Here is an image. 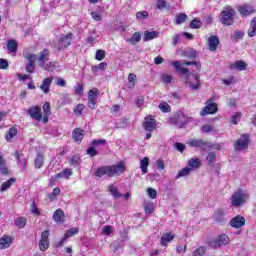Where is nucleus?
Wrapping results in <instances>:
<instances>
[{"mask_svg": "<svg viewBox=\"0 0 256 256\" xmlns=\"http://www.w3.org/2000/svg\"><path fill=\"white\" fill-rule=\"evenodd\" d=\"M171 65L176 69L177 73H179L181 77H184L186 83H188L192 91H197L201 89V80L199 79V75L191 74V71H189V69L183 68V65H195L197 71H201V62L183 60L174 61L171 63Z\"/></svg>", "mask_w": 256, "mask_h": 256, "instance_id": "obj_1", "label": "nucleus"}, {"mask_svg": "<svg viewBox=\"0 0 256 256\" xmlns=\"http://www.w3.org/2000/svg\"><path fill=\"white\" fill-rule=\"evenodd\" d=\"M125 162L120 161L117 164L113 165H104L98 167L94 171L95 177H104V179H111L113 177H119V175H123L125 173Z\"/></svg>", "mask_w": 256, "mask_h": 256, "instance_id": "obj_2", "label": "nucleus"}, {"mask_svg": "<svg viewBox=\"0 0 256 256\" xmlns=\"http://www.w3.org/2000/svg\"><path fill=\"white\" fill-rule=\"evenodd\" d=\"M235 15L237 12L231 6H226L219 15V21L222 25L229 27L235 23Z\"/></svg>", "mask_w": 256, "mask_h": 256, "instance_id": "obj_3", "label": "nucleus"}, {"mask_svg": "<svg viewBox=\"0 0 256 256\" xmlns=\"http://www.w3.org/2000/svg\"><path fill=\"white\" fill-rule=\"evenodd\" d=\"M189 121V117L185 115L182 111H178L175 114H173L169 118V123L171 125H175L176 127H179V129H183L187 125V122Z\"/></svg>", "mask_w": 256, "mask_h": 256, "instance_id": "obj_4", "label": "nucleus"}, {"mask_svg": "<svg viewBox=\"0 0 256 256\" xmlns=\"http://www.w3.org/2000/svg\"><path fill=\"white\" fill-rule=\"evenodd\" d=\"M248 199L249 194L241 189H238L231 197V205L233 207H241L242 205H245V203H247Z\"/></svg>", "mask_w": 256, "mask_h": 256, "instance_id": "obj_5", "label": "nucleus"}, {"mask_svg": "<svg viewBox=\"0 0 256 256\" xmlns=\"http://www.w3.org/2000/svg\"><path fill=\"white\" fill-rule=\"evenodd\" d=\"M213 101H215L214 97L207 100L206 106L200 112L201 117H205L207 115H215V113L219 111L217 103H213Z\"/></svg>", "mask_w": 256, "mask_h": 256, "instance_id": "obj_6", "label": "nucleus"}, {"mask_svg": "<svg viewBox=\"0 0 256 256\" xmlns=\"http://www.w3.org/2000/svg\"><path fill=\"white\" fill-rule=\"evenodd\" d=\"M229 236L222 234L215 239L209 241V246L212 249H217V247H223V245H229Z\"/></svg>", "mask_w": 256, "mask_h": 256, "instance_id": "obj_7", "label": "nucleus"}, {"mask_svg": "<svg viewBox=\"0 0 256 256\" xmlns=\"http://www.w3.org/2000/svg\"><path fill=\"white\" fill-rule=\"evenodd\" d=\"M71 41H73L72 33L61 35L58 39V42L56 43V48L58 49V51H61L62 49H67V46L71 45Z\"/></svg>", "mask_w": 256, "mask_h": 256, "instance_id": "obj_8", "label": "nucleus"}, {"mask_svg": "<svg viewBox=\"0 0 256 256\" xmlns=\"http://www.w3.org/2000/svg\"><path fill=\"white\" fill-rule=\"evenodd\" d=\"M238 13L241 17H249V15H253L255 13V7L250 4H241L236 6Z\"/></svg>", "mask_w": 256, "mask_h": 256, "instance_id": "obj_9", "label": "nucleus"}, {"mask_svg": "<svg viewBox=\"0 0 256 256\" xmlns=\"http://www.w3.org/2000/svg\"><path fill=\"white\" fill-rule=\"evenodd\" d=\"M236 151H245L249 147V135L243 134L234 144Z\"/></svg>", "mask_w": 256, "mask_h": 256, "instance_id": "obj_10", "label": "nucleus"}, {"mask_svg": "<svg viewBox=\"0 0 256 256\" xmlns=\"http://www.w3.org/2000/svg\"><path fill=\"white\" fill-rule=\"evenodd\" d=\"M142 126L147 132L153 133V131L157 129V120H155V118H153L151 115L146 116Z\"/></svg>", "mask_w": 256, "mask_h": 256, "instance_id": "obj_11", "label": "nucleus"}, {"mask_svg": "<svg viewBox=\"0 0 256 256\" xmlns=\"http://www.w3.org/2000/svg\"><path fill=\"white\" fill-rule=\"evenodd\" d=\"M79 234V228L77 227H72L70 229H68L65 232L64 237L57 242L56 247H63V245H65V243L67 242V239H70V237H75V235Z\"/></svg>", "mask_w": 256, "mask_h": 256, "instance_id": "obj_12", "label": "nucleus"}, {"mask_svg": "<svg viewBox=\"0 0 256 256\" xmlns=\"http://www.w3.org/2000/svg\"><path fill=\"white\" fill-rule=\"evenodd\" d=\"M99 98V89L93 88L88 92V107L90 109H95V105H97V99Z\"/></svg>", "mask_w": 256, "mask_h": 256, "instance_id": "obj_13", "label": "nucleus"}, {"mask_svg": "<svg viewBox=\"0 0 256 256\" xmlns=\"http://www.w3.org/2000/svg\"><path fill=\"white\" fill-rule=\"evenodd\" d=\"M49 235H51L49 230H45L41 233V239L39 241L40 251H47L49 249Z\"/></svg>", "mask_w": 256, "mask_h": 256, "instance_id": "obj_14", "label": "nucleus"}, {"mask_svg": "<svg viewBox=\"0 0 256 256\" xmlns=\"http://www.w3.org/2000/svg\"><path fill=\"white\" fill-rule=\"evenodd\" d=\"M27 113L28 115H30L32 119H35V121H41V119H43V114L41 113V107L39 106H31L27 110Z\"/></svg>", "mask_w": 256, "mask_h": 256, "instance_id": "obj_15", "label": "nucleus"}, {"mask_svg": "<svg viewBox=\"0 0 256 256\" xmlns=\"http://www.w3.org/2000/svg\"><path fill=\"white\" fill-rule=\"evenodd\" d=\"M28 62L26 63L27 73H35V62L37 61V56L35 54L27 55Z\"/></svg>", "mask_w": 256, "mask_h": 256, "instance_id": "obj_16", "label": "nucleus"}, {"mask_svg": "<svg viewBox=\"0 0 256 256\" xmlns=\"http://www.w3.org/2000/svg\"><path fill=\"white\" fill-rule=\"evenodd\" d=\"M188 145L190 147H198V149H201L202 151H205L207 147H209V143L201 139L189 140Z\"/></svg>", "mask_w": 256, "mask_h": 256, "instance_id": "obj_17", "label": "nucleus"}, {"mask_svg": "<svg viewBox=\"0 0 256 256\" xmlns=\"http://www.w3.org/2000/svg\"><path fill=\"white\" fill-rule=\"evenodd\" d=\"M15 238L13 236L4 235L0 238V250L9 249L13 245Z\"/></svg>", "mask_w": 256, "mask_h": 256, "instance_id": "obj_18", "label": "nucleus"}, {"mask_svg": "<svg viewBox=\"0 0 256 256\" xmlns=\"http://www.w3.org/2000/svg\"><path fill=\"white\" fill-rule=\"evenodd\" d=\"M173 239H175V234H173V232H165L160 239V245L162 247H167V245H169V243H171V241H173Z\"/></svg>", "mask_w": 256, "mask_h": 256, "instance_id": "obj_19", "label": "nucleus"}, {"mask_svg": "<svg viewBox=\"0 0 256 256\" xmlns=\"http://www.w3.org/2000/svg\"><path fill=\"white\" fill-rule=\"evenodd\" d=\"M14 157H16L18 166H20L23 170L27 169V158L23 156V153L16 151L14 153Z\"/></svg>", "mask_w": 256, "mask_h": 256, "instance_id": "obj_20", "label": "nucleus"}, {"mask_svg": "<svg viewBox=\"0 0 256 256\" xmlns=\"http://www.w3.org/2000/svg\"><path fill=\"white\" fill-rule=\"evenodd\" d=\"M85 137V130L81 128H76L72 132V138L76 143H81Z\"/></svg>", "mask_w": 256, "mask_h": 256, "instance_id": "obj_21", "label": "nucleus"}, {"mask_svg": "<svg viewBox=\"0 0 256 256\" xmlns=\"http://www.w3.org/2000/svg\"><path fill=\"white\" fill-rule=\"evenodd\" d=\"M217 47H219V38L217 36H210L208 38L209 51H217Z\"/></svg>", "mask_w": 256, "mask_h": 256, "instance_id": "obj_22", "label": "nucleus"}, {"mask_svg": "<svg viewBox=\"0 0 256 256\" xmlns=\"http://www.w3.org/2000/svg\"><path fill=\"white\" fill-rule=\"evenodd\" d=\"M51 83H53V77H48L42 81V84L40 85L41 91L47 95L49 93L51 88Z\"/></svg>", "mask_w": 256, "mask_h": 256, "instance_id": "obj_23", "label": "nucleus"}, {"mask_svg": "<svg viewBox=\"0 0 256 256\" xmlns=\"http://www.w3.org/2000/svg\"><path fill=\"white\" fill-rule=\"evenodd\" d=\"M50 55H51V52L49 51V49L44 48L43 51L40 52V55L37 59L38 63H40V65L47 63V61H49Z\"/></svg>", "mask_w": 256, "mask_h": 256, "instance_id": "obj_24", "label": "nucleus"}, {"mask_svg": "<svg viewBox=\"0 0 256 256\" xmlns=\"http://www.w3.org/2000/svg\"><path fill=\"white\" fill-rule=\"evenodd\" d=\"M18 48H19V44L17 43V40L15 39L8 40L7 49L9 53H13V55H15V53H17Z\"/></svg>", "mask_w": 256, "mask_h": 256, "instance_id": "obj_25", "label": "nucleus"}, {"mask_svg": "<svg viewBox=\"0 0 256 256\" xmlns=\"http://www.w3.org/2000/svg\"><path fill=\"white\" fill-rule=\"evenodd\" d=\"M159 37V31H144V41H153V39H157Z\"/></svg>", "mask_w": 256, "mask_h": 256, "instance_id": "obj_26", "label": "nucleus"}, {"mask_svg": "<svg viewBox=\"0 0 256 256\" xmlns=\"http://www.w3.org/2000/svg\"><path fill=\"white\" fill-rule=\"evenodd\" d=\"M231 69H236L237 71H245L247 69V63L243 60H237L231 65Z\"/></svg>", "mask_w": 256, "mask_h": 256, "instance_id": "obj_27", "label": "nucleus"}, {"mask_svg": "<svg viewBox=\"0 0 256 256\" xmlns=\"http://www.w3.org/2000/svg\"><path fill=\"white\" fill-rule=\"evenodd\" d=\"M53 219L56 223H63L65 219V212L61 209L56 210L53 214Z\"/></svg>", "mask_w": 256, "mask_h": 256, "instance_id": "obj_28", "label": "nucleus"}, {"mask_svg": "<svg viewBox=\"0 0 256 256\" xmlns=\"http://www.w3.org/2000/svg\"><path fill=\"white\" fill-rule=\"evenodd\" d=\"M188 167L190 169H199V167H201V159H199V158H191L188 161Z\"/></svg>", "mask_w": 256, "mask_h": 256, "instance_id": "obj_29", "label": "nucleus"}, {"mask_svg": "<svg viewBox=\"0 0 256 256\" xmlns=\"http://www.w3.org/2000/svg\"><path fill=\"white\" fill-rule=\"evenodd\" d=\"M68 161L72 167H79L81 165V157L79 155L68 157Z\"/></svg>", "mask_w": 256, "mask_h": 256, "instance_id": "obj_30", "label": "nucleus"}, {"mask_svg": "<svg viewBox=\"0 0 256 256\" xmlns=\"http://www.w3.org/2000/svg\"><path fill=\"white\" fill-rule=\"evenodd\" d=\"M108 192L114 197V199H119L121 197V193H119V189H117V186L115 185H109L108 186Z\"/></svg>", "mask_w": 256, "mask_h": 256, "instance_id": "obj_31", "label": "nucleus"}, {"mask_svg": "<svg viewBox=\"0 0 256 256\" xmlns=\"http://www.w3.org/2000/svg\"><path fill=\"white\" fill-rule=\"evenodd\" d=\"M147 167H149V158L148 157H144L140 161V169L142 171V175H146V173L148 171Z\"/></svg>", "mask_w": 256, "mask_h": 256, "instance_id": "obj_32", "label": "nucleus"}, {"mask_svg": "<svg viewBox=\"0 0 256 256\" xmlns=\"http://www.w3.org/2000/svg\"><path fill=\"white\" fill-rule=\"evenodd\" d=\"M230 225H245V217L237 215L230 220Z\"/></svg>", "mask_w": 256, "mask_h": 256, "instance_id": "obj_33", "label": "nucleus"}, {"mask_svg": "<svg viewBox=\"0 0 256 256\" xmlns=\"http://www.w3.org/2000/svg\"><path fill=\"white\" fill-rule=\"evenodd\" d=\"M45 161V158L42 154H38L34 160V167L35 169H41L43 167V163Z\"/></svg>", "mask_w": 256, "mask_h": 256, "instance_id": "obj_34", "label": "nucleus"}, {"mask_svg": "<svg viewBox=\"0 0 256 256\" xmlns=\"http://www.w3.org/2000/svg\"><path fill=\"white\" fill-rule=\"evenodd\" d=\"M256 35V17L250 22V27L248 29V36L255 37Z\"/></svg>", "mask_w": 256, "mask_h": 256, "instance_id": "obj_35", "label": "nucleus"}, {"mask_svg": "<svg viewBox=\"0 0 256 256\" xmlns=\"http://www.w3.org/2000/svg\"><path fill=\"white\" fill-rule=\"evenodd\" d=\"M128 43H132V45H137L139 41H141V33L135 32L131 38L127 39Z\"/></svg>", "mask_w": 256, "mask_h": 256, "instance_id": "obj_36", "label": "nucleus"}, {"mask_svg": "<svg viewBox=\"0 0 256 256\" xmlns=\"http://www.w3.org/2000/svg\"><path fill=\"white\" fill-rule=\"evenodd\" d=\"M203 27V22H201V19L194 18L190 22V29H201Z\"/></svg>", "mask_w": 256, "mask_h": 256, "instance_id": "obj_37", "label": "nucleus"}, {"mask_svg": "<svg viewBox=\"0 0 256 256\" xmlns=\"http://www.w3.org/2000/svg\"><path fill=\"white\" fill-rule=\"evenodd\" d=\"M13 183H15V178H10L9 180H7L6 182H4L0 188V191L3 193L5 191H7V189L11 188V185H13Z\"/></svg>", "mask_w": 256, "mask_h": 256, "instance_id": "obj_38", "label": "nucleus"}, {"mask_svg": "<svg viewBox=\"0 0 256 256\" xmlns=\"http://www.w3.org/2000/svg\"><path fill=\"white\" fill-rule=\"evenodd\" d=\"M146 215H151L155 211V204L153 202H146L144 204Z\"/></svg>", "mask_w": 256, "mask_h": 256, "instance_id": "obj_39", "label": "nucleus"}, {"mask_svg": "<svg viewBox=\"0 0 256 256\" xmlns=\"http://www.w3.org/2000/svg\"><path fill=\"white\" fill-rule=\"evenodd\" d=\"M191 171H193V169L189 168V167H185L182 170H180L176 176V179H179L181 177H187L188 175L191 174Z\"/></svg>", "mask_w": 256, "mask_h": 256, "instance_id": "obj_40", "label": "nucleus"}, {"mask_svg": "<svg viewBox=\"0 0 256 256\" xmlns=\"http://www.w3.org/2000/svg\"><path fill=\"white\" fill-rule=\"evenodd\" d=\"M16 135H17V128L11 127L8 133L6 134L5 139L6 141L10 142L13 139V137H15Z\"/></svg>", "mask_w": 256, "mask_h": 256, "instance_id": "obj_41", "label": "nucleus"}, {"mask_svg": "<svg viewBox=\"0 0 256 256\" xmlns=\"http://www.w3.org/2000/svg\"><path fill=\"white\" fill-rule=\"evenodd\" d=\"M158 108L162 113H171V106L167 102H161L158 105Z\"/></svg>", "mask_w": 256, "mask_h": 256, "instance_id": "obj_42", "label": "nucleus"}, {"mask_svg": "<svg viewBox=\"0 0 256 256\" xmlns=\"http://www.w3.org/2000/svg\"><path fill=\"white\" fill-rule=\"evenodd\" d=\"M207 253V247L205 246H200L197 249H195L192 253L193 256H203Z\"/></svg>", "mask_w": 256, "mask_h": 256, "instance_id": "obj_43", "label": "nucleus"}, {"mask_svg": "<svg viewBox=\"0 0 256 256\" xmlns=\"http://www.w3.org/2000/svg\"><path fill=\"white\" fill-rule=\"evenodd\" d=\"M185 21H187V14L180 13L176 16L175 24L181 25L182 23H185Z\"/></svg>", "mask_w": 256, "mask_h": 256, "instance_id": "obj_44", "label": "nucleus"}, {"mask_svg": "<svg viewBox=\"0 0 256 256\" xmlns=\"http://www.w3.org/2000/svg\"><path fill=\"white\" fill-rule=\"evenodd\" d=\"M213 217L216 221H223V217H225V212L223 211V209H217L214 212Z\"/></svg>", "mask_w": 256, "mask_h": 256, "instance_id": "obj_45", "label": "nucleus"}, {"mask_svg": "<svg viewBox=\"0 0 256 256\" xmlns=\"http://www.w3.org/2000/svg\"><path fill=\"white\" fill-rule=\"evenodd\" d=\"M147 17H149V12L147 11H140L136 13V19H138V21H143L147 19Z\"/></svg>", "mask_w": 256, "mask_h": 256, "instance_id": "obj_46", "label": "nucleus"}, {"mask_svg": "<svg viewBox=\"0 0 256 256\" xmlns=\"http://www.w3.org/2000/svg\"><path fill=\"white\" fill-rule=\"evenodd\" d=\"M215 160V152H209L206 158V161H208V165H213V163H215Z\"/></svg>", "mask_w": 256, "mask_h": 256, "instance_id": "obj_47", "label": "nucleus"}, {"mask_svg": "<svg viewBox=\"0 0 256 256\" xmlns=\"http://www.w3.org/2000/svg\"><path fill=\"white\" fill-rule=\"evenodd\" d=\"M185 57H188L189 59H195L197 57V51L190 49L188 51L184 52Z\"/></svg>", "mask_w": 256, "mask_h": 256, "instance_id": "obj_48", "label": "nucleus"}, {"mask_svg": "<svg viewBox=\"0 0 256 256\" xmlns=\"http://www.w3.org/2000/svg\"><path fill=\"white\" fill-rule=\"evenodd\" d=\"M97 145H107V140L105 139H95L91 142L92 147H97Z\"/></svg>", "mask_w": 256, "mask_h": 256, "instance_id": "obj_49", "label": "nucleus"}, {"mask_svg": "<svg viewBox=\"0 0 256 256\" xmlns=\"http://www.w3.org/2000/svg\"><path fill=\"white\" fill-rule=\"evenodd\" d=\"M95 59L97 61H103L105 59V50H97Z\"/></svg>", "mask_w": 256, "mask_h": 256, "instance_id": "obj_50", "label": "nucleus"}, {"mask_svg": "<svg viewBox=\"0 0 256 256\" xmlns=\"http://www.w3.org/2000/svg\"><path fill=\"white\" fill-rule=\"evenodd\" d=\"M41 69H44V71H53V62L43 63L40 64Z\"/></svg>", "mask_w": 256, "mask_h": 256, "instance_id": "obj_51", "label": "nucleus"}, {"mask_svg": "<svg viewBox=\"0 0 256 256\" xmlns=\"http://www.w3.org/2000/svg\"><path fill=\"white\" fill-rule=\"evenodd\" d=\"M85 110V106L83 104H78L74 109L75 115H83V111Z\"/></svg>", "mask_w": 256, "mask_h": 256, "instance_id": "obj_52", "label": "nucleus"}, {"mask_svg": "<svg viewBox=\"0 0 256 256\" xmlns=\"http://www.w3.org/2000/svg\"><path fill=\"white\" fill-rule=\"evenodd\" d=\"M96 146L89 147L87 149V155H90L91 157H96V155H99V152L95 149Z\"/></svg>", "mask_w": 256, "mask_h": 256, "instance_id": "obj_53", "label": "nucleus"}, {"mask_svg": "<svg viewBox=\"0 0 256 256\" xmlns=\"http://www.w3.org/2000/svg\"><path fill=\"white\" fill-rule=\"evenodd\" d=\"M137 80V75H135L134 73H130L128 76V81L129 83H131L132 85L130 86V89H132V87H135V81Z\"/></svg>", "mask_w": 256, "mask_h": 256, "instance_id": "obj_54", "label": "nucleus"}, {"mask_svg": "<svg viewBox=\"0 0 256 256\" xmlns=\"http://www.w3.org/2000/svg\"><path fill=\"white\" fill-rule=\"evenodd\" d=\"M147 193H148L150 199H157V190H155L153 188H148Z\"/></svg>", "mask_w": 256, "mask_h": 256, "instance_id": "obj_55", "label": "nucleus"}, {"mask_svg": "<svg viewBox=\"0 0 256 256\" xmlns=\"http://www.w3.org/2000/svg\"><path fill=\"white\" fill-rule=\"evenodd\" d=\"M157 9L163 10L167 7V1L165 0H158L156 2Z\"/></svg>", "mask_w": 256, "mask_h": 256, "instance_id": "obj_56", "label": "nucleus"}, {"mask_svg": "<svg viewBox=\"0 0 256 256\" xmlns=\"http://www.w3.org/2000/svg\"><path fill=\"white\" fill-rule=\"evenodd\" d=\"M240 120H241V113L238 112L232 116L231 123H233V125H237V123H239Z\"/></svg>", "mask_w": 256, "mask_h": 256, "instance_id": "obj_57", "label": "nucleus"}, {"mask_svg": "<svg viewBox=\"0 0 256 256\" xmlns=\"http://www.w3.org/2000/svg\"><path fill=\"white\" fill-rule=\"evenodd\" d=\"M0 69H9V62L7 59L0 58Z\"/></svg>", "mask_w": 256, "mask_h": 256, "instance_id": "obj_58", "label": "nucleus"}, {"mask_svg": "<svg viewBox=\"0 0 256 256\" xmlns=\"http://www.w3.org/2000/svg\"><path fill=\"white\" fill-rule=\"evenodd\" d=\"M201 131L203 133H211L213 131V127L210 124H206L201 127Z\"/></svg>", "mask_w": 256, "mask_h": 256, "instance_id": "obj_59", "label": "nucleus"}, {"mask_svg": "<svg viewBox=\"0 0 256 256\" xmlns=\"http://www.w3.org/2000/svg\"><path fill=\"white\" fill-rule=\"evenodd\" d=\"M76 95L83 96V84H77L75 88Z\"/></svg>", "mask_w": 256, "mask_h": 256, "instance_id": "obj_60", "label": "nucleus"}, {"mask_svg": "<svg viewBox=\"0 0 256 256\" xmlns=\"http://www.w3.org/2000/svg\"><path fill=\"white\" fill-rule=\"evenodd\" d=\"M56 85H58V87H65V85H67V82L63 78L58 77L56 78Z\"/></svg>", "mask_w": 256, "mask_h": 256, "instance_id": "obj_61", "label": "nucleus"}, {"mask_svg": "<svg viewBox=\"0 0 256 256\" xmlns=\"http://www.w3.org/2000/svg\"><path fill=\"white\" fill-rule=\"evenodd\" d=\"M162 81L163 83H171V81H173V77L171 75L163 74Z\"/></svg>", "mask_w": 256, "mask_h": 256, "instance_id": "obj_62", "label": "nucleus"}, {"mask_svg": "<svg viewBox=\"0 0 256 256\" xmlns=\"http://www.w3.org/2000/svg\"><path fill=\"white\" fill-rule=\"evenodd\" d=\"M102 233L103 235H110L111 233H113V228H111V226H105L102 229Z\"/></svg>", "mask_w": 256, "mask_h": 256, "instance_id": "obj_63", "label": "nucleus"}, {"mask_svg": "<svg viewBox=\"0 0 256 256\" xmlns=\"http://www.w3.org/2000/svg\"><path fill=\"white\" fill-rule=\"evenodd\" d=\"M91 17L94 19V21H101L103 19L99 12H92Z\"/></svg>", "mask_w": 256, "mask_h": 256, "instance_id": "obj_64", "label": "nucleus"}]
</instances>
